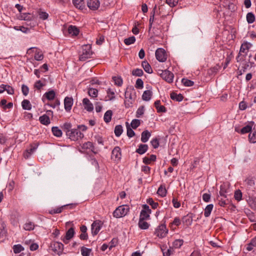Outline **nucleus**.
Returning <instances> with one entry per match:
<instances>
[{
    "instance_id": "nucleus-26",
    "label": "nucleus",
    "mask_w": 256,
    "mask_h": 256,
    "mask_svg": "<svg viewBox=\"0 0 256 256\" xmlns=\"http://www.w3.org/2000/svg\"><path fill=\"white\" fill-rule=\"evenodd\" d=\"M112 110H107L104 114V121L106 123L109 122L112 120Z\"/></svg>"
},
{
    "instance_id": "nucleus-54",
    "label": "nucleus",
    "mask_w": 256,
    "mask_h": 256,
    "mask_svg": "<svg viewBox=\"0 0 256 256\" xmlns=\"http://www.w3.org/2000/svg\"><path fill=\"white\" fill-rule=\"evenodd\" d=\"M24 248L20 244L14 245L13 247L14 252L15 254H18L24 250Z\"/></svg>"
},
{
    "instance_id": "nucleus-45",
    "label": "nucleus",
    "mask_w": 256,
    "mask_h": 256,
    "mask_svg": "<svg viewBox=\"0 0 256 256\" xmlns=\"http://www.w3.org/2000/svg\"><path fill=\"white\" fill-rule=\"evenodd\" d=\"M182 82L186 86H192L194 84V82L184 78L182 80Z\"/></svg>"
},
{
    "instance_id": "nucleus-30",
    "label": "nucleus",
    "mask_w": 256,
    "mask_h": 256,
    "mask_svg": "<svg viewBox=\"0 0 256 256\" xmlns=\"http://www.w3.org/2000/svg\"><path fill=\"white\" fill-rule=\"evenodd\" d=\"M145 220H139L138 226L142 230L148 229L149 227V224L144 221Z\"/></svg>"
},
{
    "instance_id": "nucleus-50",
    "label": "nucleus",
    "mask_w": 256,
    "mask_h": 256,
    "mask_svg": "<svg viewBox=\"0 0 256 256\" xmlns=\"http://www.w3.org/2000/svg\"><path fill=\"white\" fill-rule=\"evenodd\" d=\"M144 74L143 71L142 69L136 68L132 71V74L136 76H142Z\"/></svg>"
},
{
    "instance_id": "nucleus-57",
    "label": "nucleus",
    "mask_w": 256,
    "mask_h": 256,
    "mask_svg": "<svg viewBox=\"0 0 256 256\" xmlns=\"http://www.w3.org/2000/svg\"><path fill=\"white\" fill-rule=\"evenodd\" d=\"M38 16L42 20H46L48 17V14L44 12H38Z\"/></svg>"
},
{
    "instance_id": "nucleus-35",
    "label": "nucleus",
    "mask_w": 256,
    "mask_h": 256,
    "mask_svg": "<svg viewBox=\"0 0 256 256\" xmlns=\"http://www.w3.org/2000/svg\"><path fill=\"white\" fill-rule=\"evenodd\" d=\"M157 193L162 197L165 196L166 194V190L165 187L162 186H160L158 188Z\"/></svg>"
},
{
    "instance_id": "nucleus-21",
    "label": "nucleus",
    "mask_w": 256,
    "mask_h": 256,
    "mask_svg": "<svg viewBox=\"0 0 256 256\" xmlns=\"http://www.w3.org/2000/svg\"><path fill=\"white\" fill-rule=\"evenodd\" d=\"M39 120L41 124L48 125L50 124V118L46 114H44L39 118Z\"/></svg>"
},
{
    "instance_id": "nucleus-7",
    "label": "nucleus",
    "mask_w": 256,
    "mask_h": 256,
    "mask_svg": "<svg viewBox=\"0 0 256 256\" xmlns=\"http://www.w3.org/2000/svg\"><path fill=\"white\" fill-rule=\"evenodd\" d=\"M52 250L58 255L61 254L64 250V244L60 242H54L51 244Z\"/></svg>"
},
{
    "instance_id": "nucleus-43",
    "label": "nucleus",
    "mask_w": 256,
    "mask_h": 256,
    "mask_svg": "<svg viewBox=\"0 0 256 256\" xmlns=\"http://www.w3.org/2000/svg\"><path fill=\"white\" fill-rule=\"evenodd\" d=\"M68 206V204H66V205L62 206L61 207H60V208H56L55 209L51 210H50V214H55L60 213L62 212L63 208Z\"/></svg>"
},
{
    "instance_id": "nucleus-18",
    "label": "nucleus",
    "mask_w": 256,
    "mask_h": 256,
    "mask_svg": "<svg viewBox=\"0 0 256 256\" xmlns=\"http://www.w3.org/2000/svg\"><path fill=\"white\" fill-rule=\"evenodd\" d=\"M68 32L72 36H76L78 34L80 31L76 26L71 25L68 28Z\"/></svg>"
},
{
    "instance_id": "nucleus-56",
    "label": "nucleus",
    "mask_w": 256,
    "mask_h": 256,
    "mask_svg": "<svg viewBox=\"0 0 256 256\" xmlns=\"http://www.w3.org/2000/svg\"><path fill=\"white\" fill-rule=\"evenodd\" d=\"M112 79L114 82L115 84L120 86L122 84V80L120 77L113 76Z\"/></svg>"
},
{
    "instance_id": "nucleus-10",
    "label": "nucleus",
    "mask_w": 256,
    "mask_h": 256,
    "mask_svg": "<svg viewBox=\"0 0 256 256\" xmlns=\"http://www.w3.org/2000/svg\"><path fill=\"white\" fill-rule=\"evenodd\" d=\"M102 223L100 220H95L92 224V233L93 236L96 235L102 226Z\"/></svg>"
},
{
    "instance_id": "nucleus-47",
    "label": "nucleus",
    "mask_w": 256,
    "mask_h": 256,
    "mask_svg": "<svg viewBox=\"0 0 256 256\" xmlns=\"http://www.w3.org/2000/svg\"><path fill=\"white\" fill-rule=\"evenodd\" d=\"M136 41V38L134 36H130L128 38H126L124 40V42L126 45H130L134 44Z\"/></svg>"
},
{
    "instance_id": "nucleus-29",
    "label": "nucleus",
    "mask_w": 256,
    "mask_h": 256,
    "mask_svg": "<svg viewBox=\"0 0 256 256\" xmlns=\"http://www.w3.org/2000/svg\"><path fill=\"white\" fill-rule=\"evenodd\" d=\"M22 106L23 109L26 110H30L32 108V105L28 100H24L22 102Z\"/></svg>"
},
{
    "instance_id": "nucleus-39",
    "label": "nucleus",
    "mask_w": 256,
    "mask_h": 256,
    "mask_svg": "<svg viewBox=\"0 0 256 256\" xmlns=\"http://www.w3.org/2000/svg\"><path fill=\"white\" fill-rule=\"evenodd\" d=\"M246 20L248 24H252L255 20L254 15L252 12H248L246 14Z\"/></svg>"
},
{
    "instance_id": "nucleus-48",
    "label": "nucleus",
    "mask_w": 256,
    "mask_h": 256,
    "mask_svg": "<svg viewBox=\"0 0 256 256\" xmlns=\"http://www.w3.org/2000/svg\"><path fill=\"white\" fill-rule=\"evenodd\" d=\"M83 148L86 149H90L92 152H94V144L92 142H87L84 143L83 145Z\"/></svg>"
},
{
    "instance_id": "nucleus-3",
    "label": "nucleus",
    "mask_w": 256,
    "mask_h": 256,
    "mask_svg": "<svg viewBox=\"0 0 256 256\" xmlns=\"http://www.w3.org/2000/svg\"><path fill=\"white\" fill-rule=\"evenodd\" d=\"M67 136L72 140H77L79 138L84 137V134H82L78 129L72 128L70 131L67 132Z\"/></svg>"
},
{
    "instance_id": "nucleus-2",
    "label": "nucleus",
    "mask_w": 256,
    "mask_h": 256,
    "mask_svg": "<svg viewBox=\"0 0 256 256\" xmlns=\"http://www.w3.org/2000/svg\"><path fill=\"white\" fill-rule=\"evenodd\" d=\"M92 54V48L90 45L86 44L82 46V53L80 56V60L84 61L90 58Z\"/></svg>"
},
{
    "instance_id": "nucleus-52",
    "label": "nucleus",
    "mask_w": 256,
    "mask_h": 256,
    "mask_svg": "<svg viewBox=\"0 0 256 256\" xmlns=\"http://www.w3.org/2000/svg\"><path fill=\"white\" fill-rule=\"evenodd\" d=\"M63 130L66 132L67 134V132L70 131L72 128V124L70 122H66L64 124L62 127Z\"/></svg>"
},
{
    "instance_id": "nucleus-19",
    "label": "nucleus",
    "mask_w": 256,
    "mask_h": 256,
    "mask_svg": "<svg viewBox=\"0 0 256 256\" xmlns=\"http://www.w3.org/2000/svg\"><path fill=\"white\" fill-rule=\"evenodd\" d=\"M151 134L148 130H145L142 133L141 141L143 142H146L148 141Z\"/></svg>"
},
{
    "instance_id": "nucleus-13",
    "label": "nucleus",
    "mask_w": 256,
    "mask_h": 256,
    "mask_svg": "<svg viewBox=\"0 0 256 256\" xmlns=\"http://www.w3.org/2000/svg\"><path fill=\"white\" fill-rule=\"evenodd\" d=\"M73 104V98L72 97L66 96L64 100V108L66 111L69 112Z\"/></svg>"
},
{
    "instance_id": "nucleus-64",
    "label": "nucleus",
    "mask_w": 256,
    "mask_h": 256,
    "mask_svg": "<svg viewBox=\"0 0 256 256\" xmlns=\"http://www.w3.org/2000/svg\"><path fill=\"white\" fill-rule=\"evenodd\" d=\"M246 182L249 188H252L254 186V181L252 179H246Z\"/></svg>"
},
{
    "instance_id": "nucleus-33",
    "label": "nucleus",
    "mask_w": 256,
    "mask_h": 256,
    "mask_svg": "<svg viewBox=\"0 0 256 256\" xmlns=\"http://www.w3.org/2000/svg\"><path fill=\"white\" fill-rule=\"evenodd\" d=\"M74 234V230L72 228H70L66 232V240H70L71 239Z\"/></svg>"
},
{
    "instance_id": "nucleus-14",
    "label": "nucleus",
    "mask_w": 256,
    "mask_h": 256,
    "mask_svg": "<svg viewBox=\"0 0 256 256\" xmlns=\"http://www.w3.org/2000/svg\"><path fill=\"white\" fill-rule=\"evenodd\" d=\"M84 108L88 112H91L94 110L93 104L88 98H84L82 100Z\"/></svg>"
},
{
    "instance_id": "nucleus-32",
    "label": "nucleus",
    "mask_w": 256,
    "mask_h": 256,
    "mask_svg": "<svg viewBox=\"0 0 256 256\" xmlns=\"http://www.w3.org/2000/svg\"><path fill=\"white\" fill-rule=\"evenodd\" d=\"M52 134L57 137H60L62 136V130L57 126H54L52 128Z\"/></svg>"
},
{
    "instance_id": "nucleus-25",
    "label": "nucleus",
    "mask_w": 256,
    "mask_h": 256,
    "mask_svg": "<svg viewBox=\"0 0 256 256\" xmlns=\"http://www.w3.org/2000/svg\"><path fill=\"white\" fill-rule=\"evenodd\" d=\"M156 156L151 154L149 158L144 157L143 158V162L146 164H150L152 162L156 161Z\"/></svg>"
},
{
    "instance_id": "nucleus-11",
    "label": "nucleus",
    "mask_w": 256,
    "mask_h": 256,
    "mask_svg": "<svg viewBox=\"0 0 256 256\" xmlns=\"http://www.w3.org/2000/svg\"><path fill=\"white\" fill-rule=\"evenodd\" d=\"M121 150L120 147L116 146L112 152L111 158L114 161L118 162L121 158Z\"/></svg>"
},
{
    "instance_id": "nucleus-27",
    "label": "nucleus",
    "mask_w": 256,
    "mask_h": 256,
    "mask_svg": "<svg viewBox=\"0 0 256 256\" xmlns=\"http://www.w3.org/2000/svg\"><path fill=\"white\" fill-rule=\"evenodd\" d=\"M250 125H247L246 126L244 127L240 130V133L242 134H244L246 133H248L252 130V126L254 124V122H250Z\"/></svg>"
},
{
    "instance_id": "nucleus-63",
    "label": "nucleus",
    "mask_w": 256,
    "mask_h": 256,
    "mask_svg": "<svg viewBox=\"0 0 256 256\" xmlns=\"http://www.w3.org/2000/svg\"><path fill=\"white\" fill-rule=\"evenodd\" d=\"M45 86V84L41 82L40 80L36 81L34 85V87L38 90H40L42 87Z\"/></svg>"
},
{
    "instance_id": "nucleus-20",
    "label": "nucleus",
    "mask_w": 256,
    "mask_h": 256,
    "mask_svg": "<svg viewBox=\"0 0 256 256\" xmlns=\"http://www.w3.org/2000/svg\"><path fill=\"white\" fill-rule=\"evenodd\" d=\"M38 146V144H34V145H32L31 148L26 150V152L24 154V158H28L30 156L37 148Z\"/></svg>"
},
{
    "instance_id": "nucleus-60",
    "label": "nucleus",
    "mask_w": 256,
    "mask_h": 256,
    "mask_svg": "<svg viewBox=\"0 0 256 256\" xmlns=\"http://www.w3.org/2000/svg\"><path fill=\"white\" fill-rule=\"evenodd\" d=\"M147 202L154 209L156 208L158 206V203L154 202L152 198H148L147 200Z\"/></svg>"
},
{
    "instance_id": "nucleus-40",
    "label": "nucleus",
    "mask_w": 256,
    "mask_h": 256,
    "mask_svg": "<svg viewBox=\"0 0 256 256\" xmlns=\"http://www.w3.org/2000/svg\"><path fill=\"white\" fill-rule=\"evenodd\" d=\"M98 90L94 88H90L88 90V95L92 98H96L98 96Z\"/></svg>"
},
{
    "instance_id": "nucleus-42",
    "label": "nucleus",
    "mask_w": 256,
    "mask_h": 256,
    "mask_svg": "<svg viewBox=\"0 0 256 256\" xmlns=\"http://www.w3.org/2000/svg\"><path fill=\"white\" fill-rule=\"evenodd\" d=\"M126 124L127 136L129 138H132V136H134L135 135V132L132 130V128H130L128 122H126Z\"/></svg>"
},
{
    "instance_id": "nucleus-34",
    "label": "nucleus",
    "mask_w": 256,
    "mask_h": 256,
    "mask_svg": "<svg viewBox=\"0 0 256 256\" xmlns=\"http://www.w3.org/2000/svg\"><path fill=\"white\" fill-rule=\"evenodd\" d=\"M107 97L108 98V100H112L115 98V93L112 90L111 88H108L107 91Z\"/></svg>"
},
{
    "instance_id": "nucleus-61",
    "label": "nucleus",
    "mask_w": 256,
    "mask_h": 256,
    "mask_svg": "<svg viewBox=\"0 0 256 256\" xmlns=\"http://www.w3.org/2000/svg\"><path fill=\"white\" fill-rule=\"evenodd\" d=\"M135 86L137 88H142L144 86V82L140 78H138L136 83Z\"/></svg>"
},
{
    "instance_id": "nucleus-6",
    "label": "nucleus",
    "mask_w": 256,
    "mask_h": 256,
    "mask_svg": "<svg viewBox=\"0 0 256 256\" xmlns=\"http://www.w3.org/2000/svg\"><path fill=\"white\" fill-rule=\"evenodd\" d=\"M168 232L165 224H161L156 229L155 234L157 236L162 238L166 236Z\"/></svg>"
},
{
    "instance_id": "nucleus-16",
    "label": "nucleus",
    "mask_w": 256,
    "mask_h": 256,
    "mask_svg": "<svg viewBox=\"0 0 256 256\" xmlns=\"http://www.w3.org/2000/svg\"><path fill=\"white\" fill-rule=\"evenodd\" d=\"M148 150V146L146 144H140L136 150V152L140 154H144Z\"/></svg>"
},
{
    "instance_id": "nucleus-53",
    "label": "nucleus",
    "mask_w": 256,
    "mask_h": 256,
    "mask_svg": "<svg viewBox=\"0 0 256 256\" xmlns=\"http://www.w3.org/2000/svg\"><path fill=\"white\" fill-rule=\"evenodd\" d=\"M156 8V6H155L154 8H153L152 12H151V15L150 18V28H151L152 24L154 21V14H155V10Z\"/></svg>"
},
{
    "instance_id": "nucleus-44",
    "label": "nucleus",
    "mask_w": 256,
    "mask_h": 256,
    "mask_svg": "<svg viewBox=\"0 0 256 256\" xmlns=\"http://www.w3.org/2000/svg\"><path fill=\"white\" fill-rule=\"evenodd\" d=\"M184 243L182 240H176L173 242V246L176 248H180Z\"/></svg>"
},
{
    "instance_id": "nucleus-58",
    "label": "nucleus",
    "mask_w": 256,
    "mask_h": 256,
    "mask_svg": "<svg viewBox=\"0 0 256 256\" xmlns=\"http://www.w3.org/2000/svg\"><path fill=\"white\" fill-rule=\"evenodd\" d=\"M166 2L170 7L172 8L178 4V0H166Z\"/></svg>"
},
{
    "instance_id": "nucleus-37",
    "label": "nucleus",
    "mask_w": 256,
    "mask_h": 256,
    "mask_svg": "<svg viewBox=\"0 0 256 256\" xmlns=\"http://www.w3.org/2000/svg\"><path fill=\"white\" fill-rule=\"evenodd\" d=\"M220 68V66H219L218 65H216V66H214V67L210 68L208 70V74L210 76L214 75L217 73Z\"/></svg>"
},
{
    "instance_id": "nucleus-55",
    "label": "nucleus",
    "mask_w": 256,
    "mask_h": 256,
    "mask_svg": "<svg viewBox=\"0 0 256 256\" xmlns=\"http://www.w3.org/2000/svg\"><path fill=\"white\" fill-rule=\"evenodd\" d=\"M144 112V106H140L137 110L136 113V116L137 118H140V116H142Z\"/></svg>"
},
{
    "instance_id": "nucleus-17",
    "label": "nucleus",
    "mask_w": 256,
    "mask_h": 256,
    "mask_svg": "<svg viewBox=\"0 0 256 256\" xmlns=\"http://www.w3.org/2000/svg\"><path fill=\"white\" fill-rule=\"evenodd\" d=\"M72 2L74 6L80 10H84L85 8L84 0H73Z\"/></svg>"
},
{
    "instance_id": "nucleus-46",
    "label": "nucleus",
    "mask_w": 256,
    "mask_h": 256,
    "mask_svg": "<svg viewBox=\"0 0 256 256\" xmlns=\"http://www.w3.org/2000/svg\"><path fill=\"white\" fill-rule=\"evenodd\" d=\"M248 140L252 143L256 142V132L254 131L249 134Z\"/></svg>"
},
{
    "instance_id": "nucleus-24",
    "label": "nucleus",
    "mask_w": 256,
    "mask_h": 256,
    "mask_svg": "<svg viewBox=\"0 0 256 256\" xmlns=\"http://www.w3.org/2000/svg\"><path fill=\"white\" fill-rule=\"evenodd\" d=\"M56 96V93L53 90H51L48 91V92H46L44 97H45L47 100H53Z\"/></svg>"
},
{
    "instance_id": "nucleus-36",
    "label": "nucleus",
    "mask_w": 256,
    "mask_h": 256,
    "mask_svg": "<svg viewBox=\"0 0 256 256\" xmlns=\"http://www.w3.org/2000/svg\"><path fill=\"white\" fill-rule=\"evenodd\" d=\"M123 132L122 126L121 125H117L114 128V134L118 137L120 136Z\"/></svg>"
},
{
    "instance_id": "nucleus-31",
    "label": "nucleus",
    "mask_w": 256,
    "mask_h": 256,
    "mask_svg": "<svg viewBox=\"0 0 256 256\" xmlns=\"http://www.w3.org/2000/svg\"><path fill=\"white\" fill-rule=\"evenodd\" d=\"M213 207H214V206L212 204H208L206 206V208L204 210V215L206 217H208L210 216V215L212 210Z\"/></svg>"
},
{
    "instance_id": "nucleus-15",
    "label": "nucleus",
    "mask_w": 256,
    "mask_h": 256,
    "mask_svg": "<svg viewBox=\"0 0 256 256\" xmlns=\"http://www.w3.org/2000/svg\"><path fill=\"white\" fill-rule=\"evenodd\" d=\"M226 184H224L220 186V195L224 198H226V194L228 192V186Z\"/></svg>"
},
{
    "instance_id": "nucleus-23",
    "label": "nucleus",
    "mask_w": 256,
    "mask_h": 256,
    "mask_svg": "<svg viewBox=\"0 0 256 256\" xmlns=\"http://www.w3.org/2000/svg\"><path fill=\"white\" fill-rule=\"evenodd\" d=\"M142 65L146 72L148 74H152V68L150 64L148 62H142Z\"/></svg>"
},
{
    "instance_id": "nucleus-28",
    "label": "nucleus",
    "mask_w": 256,
    "mask_h": 256,
    "mask_svg": "<svg viewBox=\"0 0 256 256\" xmlns=\"http://www.w3.org/2000/svg\"><path fill=\"white\" fill-rule=\"evenodd\" d=\"M170 98L172 100H175L177 102H181L184 98V96L181 94H176L175 92H172L170 94Z\"/></svg>"
},
{
    "instance_id": "nucleus-59",
    "label": "nucleus",
    "mask_w": 256,
    "mask_h": 256,
    "mask_svg": "<svg viewBox=\"0 0 256 256\" xmlns=\"http://www.w3.org/2000/svg\"><path fill=\"white\" fill-rule=\"evenodd\" d=\"M234 198L240 201L242 199V193L240 190H237L234 192Z\"/></svg>"
},
{
    "instance_id": "nucleus-12",
    "label": "nucleus",
    "mask_w": 256,
    "mask_h": 256,
    "mask_svg": "<svg viewBox=\"0 0 256 256\" xmlns=\"http://www.w3.org/2000/svg\"><path fill=\"white\" fill-rule=\"evenodd\" d=\"M87 6L90 10H96L100 7V2L99 0H87Z\"/></svg>"
},
{
    "instance_id": "nucleus-9",
    "label": "nucleus",
    "mask_w": 256,
    "mask_h": 256,
    "mask_svg": "<svg viewBox=\"0 0 256 256\" xmlns=\"http://www.w3.org/2000/svg\"><path fill=\"white\" fill-rule=\"evenodd\" d=\"M142 208H143L140 214V220H146L150 217V214L151 213V210L146 204H144Z\"/></svg>"
},
{
    "instance_id": "nucleus-5",
    "label": "nucleus",
    "mask_w": 256,
    "mask_h": 256,
    "mask_svg": "<svg viewBox=\"0 0 256 256\" xmlns=\"http://www.w3.org/2000/svg\"><path fill=\"white\" fill-rule=\"evenodd\" d=\"M125 100L124 105L126 108H130L132 106V104L134 101V98H132V90L130 89L126 90L125 92Z\"/></svg>"
},
{
    "instance_id": "nucleus-51",
    "label": "nucleus",
    "mask_w": 256,
    "mask_h": 256,
    "mask_svg": "<svg viewBox=\"0 0 256 256\" xmlns=\"http://www.w3.org/2000/svg\"><path fill=\"white\" fill-rule=\"evenodd\" d=\"M140 124V120H139L138 119H134L132 121L130 125L132 128L136 129L138 126H139Z\"/></svg>"
},
{
    "instance_id": "nucleus-38",
    "label": "nucleus",
    "mask_w": 256,
    "mask_h": 256,
    "mask_svg": "<svg viewBox=\"0 0 256 256\" xmlns=\"http://www.w3.org/2000/svg\"><path fill=\"white\" fill-rule=\"evenodd\" d=\"M34 228V224L30 222L26 223L24 224V228L26 230H32Z\"/></svg>"
},
{
    "instance_id": "nucleus-8",
    "label": "nucleus",
    "mask_w": 256,
    "mask_h": 256,
    "mask_svg": "<svg viewBox=\"0 0 256 256\" xmlns=\"http://www.w3.org/2000/svg\"><path fill=\"white\" fill-rule=\"evenodd\" d=\"M156 58L160 62H164L166 60V54L164 49L159 48L156 51Z\"/></svg>"
},
{
    "instance_id": "nucleus-49",
    "label": "nucleus",
    "mask_w": 256,
    "mask_h": 256,
    "mask_svg": "<svg viewBox=\"0 0 256 256\" xmlns=\"http://www.w3.org/2000/svg\"><path fill=\"white\" fill-rule=\"evenodd\" d=\"M91 249L82 246L81 248V252L82 256H89L91 252Z\"/></svg>"
},
{
    "instance_id": "nucleus-1",
    "label": "nucleus",
    "mask_w": 256,
    "mask_h": 256,
    "mask_svg": "<svg viewBox=\"0 0 256 256\" xmlns=\"http://www.w3.org/2000/svg\"><path fill=\"white\" fill-rule=\"evenodd\" d=\"M129 210L128 205H122L117 208L113 212V216L116 218H122L126 216Z\"/></svg>"
},
{
    "instance_id": "nucleus-62",
    "label": "nucleus",
    "mask_w": 256,
    "mask_h": 256,
    "mask_svg": "<svg viewBox=\"0 0 256 256\" xmlns=\"http://www.w3.org/2000/svg\"><path fill=\"white\" fill-rule=\"evenodd\" d=\"M150 143L154 148H156L159 146V140L156 138L152 139L150 141Z\"/></svg>"
},
{
    "instance_id": "nucleus-41",
    "label": "nucleus",
    "mask_w": 256,
    "mask_h": 256,
    "mask_svg": "<svg viewBox=\"0 0 256 256\" xmlns=\"http://www.w3.org/2000/svg\"><path fill=\"white\" fill-rule=\"evenodd\" d=\"M249 46H250V44H248V42H244V43L242 44L240 48V52L246 53V50H248L250 48Z\"/></svg>"
},
{
    "instance_id": "nucleus-4",
    "label": "nucleus",
    "mask_w": 256,
    "mask_h": 256,
    "mask_svg": "<svg viewBox=\"0 0 256 256\" xmlns=\"http://www.w3.org/2000/svg\"><path fill=\"white\" fill-rule=\"evenodd\" d=\"M160 74L162 78L165 80L166 82L170 83L173 81L174 78V74L168 70H159Z\"/></svg>"
},
{
    "instance_id": "nucleus-22",
    "label": "nucleus",
    "mask_w": 256,
    "mask_h": 256,
    "mask_svg": "<svg viewBox=\"0 0 256 256\" xmlns=\"http://www.w3.org/2000/svg\"><path fill=\"white\" fill-rule=\"evenodd\" d=\"M152 92L150 90H145L142 96V98L144 100L148 101L150 100L152 96Z\"/></svg>"
}]
</instances>
